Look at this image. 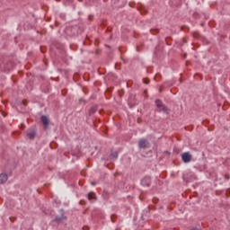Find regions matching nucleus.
I'll use <instances>...</instances> for the list:
<instances>
[{
  "label": "nucleus",
  "instance_id": "6e6552de",
  "mask_svg": "<svg viewBox=\"0 0 230 230\" xmlns=\"http://www.w3.org/2000/svg\"><path fill=\"white\" fill-rule=\"evenodd\" d=\"M55 222H62L64 220V217H56V218L54 219Z\"/></svg>",
  "mask_w": 230,
  "mask_h": 230
},
{
  "label": "nucleus",
  "instance_id": "7ed1b4c3",
  "mask_svg": "<svg viewBox=\"0 0 230 230\" xmlns=\"http://www.w3.org/2000/svg\"><path fill=\"white\" fill-rule=\"evenodd\" d=\"M139 148H146L148 146V141L145 138H142L138 141Z\"/></svg>",
  "mask_w": 230,
  "mask_h": 230
},
{
  "label": "nucleus",
  "instance_id": "1a4fd4ad",
  "mask_svg": "<svg viewBox=\"0 0 230 230\" xmlns=\"http://www.w3.org/2000/svg\"><path fill=\"white\" fill-rule=\"evenodd\" d=\"M111 157H112L113 159H118V152H116V151L112 152V153H111Z\"/></svg>",
  "mask_w": 230,
  "mask_h": 230
},
{
  "label": "nucleus",
  "instance_id": "9b49d317",
  "mask_svg": "<svg viewBox=\"0 0 230 230\" xmlns=\"http://www.w3.org/2000/svg\"><path fill=\"white\" fill-rule=\"evenodd\" d=\"M22 105H24V107H26V105H28V102H26V100L22 101Z\"/></svg>",
  "mask_w": 230,
  "mask_h": 230
},
{
  "label": "nucleus",
  "instance_id": "9d476101",
  "mask_svg": "<svg viewBox=\"0 0 230 230\" xmlns=\"http://www.w3.org/2000/svg\"><path fill=\"white\" fill-rule=\"evenodd\" d=\"M144 84H150V79L148 78L144 79Z\"/></svg>",
  "mask_w": 230,
  "mask_h": 230
},
{
  "label": "nucleus",
  "instance_id": "20e7f679",
  "mask_svg": "<svg viewBox=\"0 0 230 230\" xmlns=\"http://www.w3.org/2000/svg\"><path fill=\"white\" fill-rule=\"evenodd\" d=\"M8 181V175L6 173L0 174V184H4Z\"/></svg>",
  "mask_w": 230,
  "mask_h": 230
},
{
  "label": "nucleus",
  "instance_id": "f257e3e1",
  "mask_svg": "<svg viewBox=\"0 0 230 230\" xmlns=\"http://www.w3.org/2000/svg\"><path fill=\"white\" fill-rule=\"evenodd\" d=\"M155 105H156L157 109H159L160 112L162 111V112H164L165 114H170V110L168 109V107H166V105H164L163 103V102L161 100H156Z\"/></svg>",
  "mask_w": 230,
  "mask_h": 230
},
{
  "label": "nucleus",
  "instance_id": "0eeeda50",
  "mask_svg": "<svg viewBox=\"0 0 230 230\" xmlns=\"http://www.w3.org/2000/svg\"><path fill=\"white\" fill-rule=\"evenodd\" d=\"M88 200H90L91 202L96 200V194H94V192L88 193Z\"/></svg>",
  "mask_w": 230,
  "mask_h": 230
},
{
  "label": "nucleus",
  "instance_id": "39448f33",
  "mask_svg": "<svg viewBox=\"0 0 230 230\" xmlns=\"http://www.w3.org/2000/svg\"><path fill=\"white\" fill-rule=\"evenodd\" d=\"M41 121L44 125L45 128L48 127V125H49V119H48L46 116H41Z\"/></svg>",
  "mask_w": 230,
  "mask_h": 230
},
{
  "label": "nucleus",
  "instance_id": "423d86ee",
  "mask_svg": "<svg viewBox=\"0 0 230 230\" xmlns=\"http://www.w3.org/2000/svg\"><path fill=\"white\" fill-rule=\"evenodd\" d=\"M35 135H36L35 129H31L27 133V137H29V139H35Z\"/></svg>",
  "mask_w": 230,
  "mask_h": 230
},
{
  "label": "nucleus",
  "instance_id": "f03ea898",
  "mask_svg": "<svg viewBox=\"0 0 230 230\" xmlns=\"http://www.w3.org/2000/svg\"><path fill=\"white\" fill-rule=\"evenodd\" d=\"M192 155L191 154H190V152H185L181 155V160L183 161V163H191V159H192Z\"/></svg>",
  "mask_w": 230,
  "mask_h": 230
},
{
  "label": "nucleus",
  "instance_id": "f8f14e48",
  "mask_svg": "<svg viewBox=\"0 0 230 230\" xmlns=\"http://www.w3.org/2000/svg\"><path fill=\"white\" fill-rule=\"evenodd\" d=\"M92 184L94 186L95 183H94V182H92Z\"/></svg>",
  "mask_w": 230,
  "mask_h": 230
}]
</instances>
